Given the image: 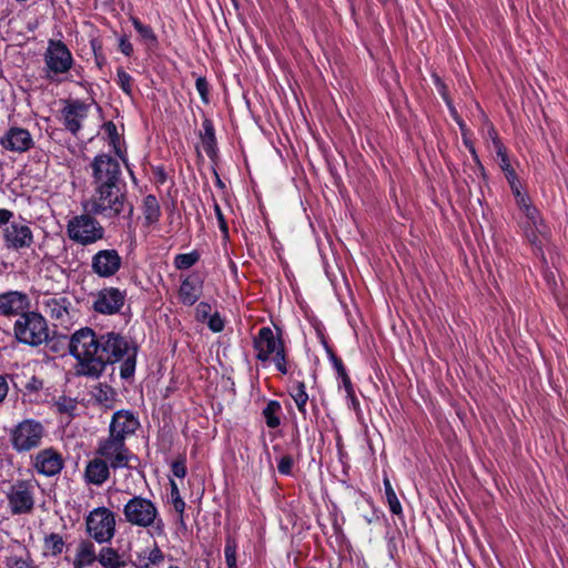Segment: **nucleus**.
Masks as SVG:
<instances>
[{"instance_id": "nucleus-47", "label": "nucleus", "mask_w": 568, "mask_h": 568, "mask_svg": "<svg viewBox=\"0 0 568 568\" xmlns=\"http://www.w3.org/2000/svg\"><path fill=\"white\" fill-rule=\"evenodd\" d=\"M209 328L213 333H220L224 329V320L220 316L217 312L213 313L209 320L206 321Z\"/></svg>"}, {"instance_id": "nucleus-52", "label": "nucleus", "mask_w": 568, "mask_h": 568, "mask_svg": "<svg viewBox=\"0 0 568 568\" xmlns=\"http://www.w3.org/2000/svg\"><path fill=\"white\" fill-rule=\"evenodd\" d=\"M119 50L125 55L131 57L133 54V45L126 36H122L119 39Z\"/></svg>"}, {"instance_id": "nucleus-50", "label": "nucleus", "mask_w": 568, "mask_h": 568, "mask_svg": "<svg viewBox=\"0 0 568 568\" xmlns=\"http://www.w3.org/2000/svg\"><path fill=\"white\" fill-rule=\"evenodd\" d=\"M326 352H327L328 358H329L333 367L335 368L337 375L341 376L344 373H346V368H345L342 359L339 357H337L336 354L328 346H326Z\"/></svg>"}, {"instance_id": "nucleus-18", "label": "nucleus", "mask_w": 568, "mask_h": 568, "mask_svg": "<svg viewBox=\"0 0 568 568\" xmlns=\"http://www.w3.org/2000/svg\"><path fill=\"white\" fill-rule=\"evenodd\" d=\"M140 422L131 410L120 409L113 413L109 435L125 440L139 428Z\"/></svg>"}, {"instance_id": "nucleus-61", "label": "nucleus", "mask_w": 568, "mask_h": 568, "mask_svg": "<svg viewBox=\"0 0 568 568\" xmlns=\"http://www.w3.org/2000/svg\"><path fill=\"white\" fill-rule=\"evenodd\" d=\"M351 402H352L353 407H357V406L359 405V403H358V399H357V398H356V402H353V400H351Z\"/></svg>"}, {"instance_id": "nucleus-22", "label": "nucleus", "mask_w": 568, "mask_h": 568, "mask_svg": "<svg viewBox=\"0 0 568 568\" xmlns=\"http://www.w3.org/2000/svg\"><path fill=\"white\" fill-rule=\"evenodd\" d=\"M111 469V465L97 455L85 466L84 480L90 485L102 486L109 479Z\"/></svg>"}, {"instance_id": "nucleus-56", "label": "nucleus", "mask_w": 568, "mask_h": 568, "mask_svg": "<svg viewBox=\"0 0 568 568\" xmlns=\"http://www.w3.org/2000/svg\"><path fill=\"white\" fill-rule=\"evenodd\" d=\"M13 217V212L7 209H0V226H8Z\"/></svg>"}, {"instance_id": "nucleus-34", "label": "nucleus", "mask_w": 568, "mask_h": 568, "mask_svg": "<svg viewBox=\"0 0 568 568\" xmlns=\"http://www.w3.org/2000/svg\"><path fill=\"white\" fill-rule=\"evenodd\" d=\"M43 546L47 554L57 557L62 554L65 542L61 535L51 532L44 537Z\"/></svg>"}, {"instance_id": "nucleus-37", "label": "nucleus", "mask_w": 568, "mask_h": 568, "mask_svg": "<svg viewBox=\"0 0 568 568\" xmlns=\"http://www.w3.org/2000/svg\"><path fill=\"white\" fill-rule=\"evenodd\" d=\"M54 407L60 414H67L68 416H74V413L78 407V403L74 398L60 396L54 402Z\"/></svg>"}, {"instance_id": "nucleus-55", "label": "nucleus", "mask_w": 568, "mask_h": 568, "mask_svg": "<svg viewBox=\"0 0 568 568\" xmlns=\"http://www.w3.org/2000/svg\"><path fill=\"white\" fill-rule=\"evenodd\" d=\"M9 393V383L6 375L0 374V404L4 402Z\"/></svg>"}, {"instance_id": "nucleus-39", "label": "nucleus", "mask_w": 568, "mask_h": 568, "mask_svg": "<svg viewBox=\"0 0 568 568\" xmlns=\"http://www.w3.org/2000/svg\"><path fill=\"white\" fill-rule=\"evenodd\" d=\"M237 545L234 538L227 537L224 547V555L227 568H237L236 564Z\"/></svg>"}, {"instance_id": "nucleus-25", "label": "nucleus", "mask_w": 568, "mask_h": 568, "mask_svg": "<svg viewBox=\"0 0 568 568\" xmlns=\"http://www.w3.org/2000/svg\"><path fill=\"white\" fill-rule=\"evenodd\" d=\"M521 212L525 214L529 225L531 226V232L527 233V237L530 243L536 244L537 234L546 235L547 226L545 225L538 209L534 206L531 203L523 207Z\"/></svg>"}, {"instance_id": "nucleus-23", "label": "nucleus", "mask_w": 568, "mask_h": 568, "mask_svg": "<svg viewBox=\"0 0 568 568\" xmlns=\"http://www.w3.org/2000/svg\"><path fill=\"white\" fill-rule=\"evenodd\" d=\"M203 282L197 276H189L182 281L179 297L184 305H194L202 295Z\"/></svg>"}, {"instance_id": "nucleus-4", "label": "nucleus", "mask_w": 568, "mask_h": 568, "mask_svg": "<svg viewBox=\"0 0 568 568\" xmlns=\"http://www.w3.org/2000/svg\"><path fill=\"white\" fill-rule=\"evenodd\" d=\"M48 432L42 422L26 418L9 430V442L18 454H26L41 447Z\"/></svg>"}, {"instance_id": "nucleus-16", "label": "nucleus", "mask_w": 568, "mask_h": 568, "mask_svg": "<svg viewBox=\"0 0 568 568\" xmlns=\"http://www.w3.org/2000/svg\"><path fill=\"white\" fill-rule=\"evenodd\" d=\"M126 293L118 287H105L98 292L93 310L103 315H113L121 311L125 303Z\"/></svg>"}, {"instance_id": "nucleus-27", "label": "nucleus", "mask_w": 568, "mask_h": 568, "mask_svg": "<svg viewBox=\"0 0 568 568\" xmlns=\"http://www.w3.org/2000/svg\"><path fill=\"white\" fill-rule=\"evenodd\" d=\"M6 566L7 568H36L28 549L20 544L10 548V554L6 557Z\"/></svg>"}, {"instance_id": "nucleus-26", "label": "nucleus", "mask_w": 568, "mask_h": 568, "mask_svg": "<svg viewBox=\"0 0 568 568\" xmlns=\"http://www.w3.org/2000/svg\"><path fill=\"white\" fill-rule=\"evenodd\" d=\"M98 561L95 547L92 541L83 539L79 542L77 554L73 559V568H85Z\"/></svg>"}, {"instance_id": "nucleus-15", "label": "nucleus", "mask_w": 568, "mask_h": 568, "mask_svg": "<svg viewBox=\"0 0 568 568\" xmlns=\"http://www.w3.org/2000/svg\"><path fill=\"white\" fill-rule=\"evenodd\" d=\"M31 465L39 475L53 477L63 469L64 459L55 448L48 447L39 450L31 458Z\"/></svg>"}, {"instance_id": "nucleus-5", "label": "nucleus", "mask_w": 568, "mask_h": 568, "mask_svg": "<svg viewBox=\"0 0 568 568\" xmlns=\"http://www.w3.org/2000/svg\"><path fill=\"white\" fill-rule=\"evenodd\" d=\"M14 338L24 345L37 347L49 341L47 320L38 312L29 310L13 324Z\"/></svg>"}, {"instance_id": "nucleus-12", "label": "nucleus", "mask_w": 568, "mask_h": 568, "mask_svg": "<svg viewBox=\"0 0 568 568\" xmlns=\"http://www.w3.org/2000/svg\"><path fill=\"white\" fill-rule=\"evenodd\" d=\"M6 496L12 515L30 514L34 508V485L31 480H17Z\"/></svg>"}, {"instance_id": "nucleus-53", "label": "nucleus", "mask_w": 568, "mask_h": 568, "mask_svg": "<svg viewBox=\"0 0 568 568\" xmlns=\"http://www.w3.org/2000/svg\"><path fill=\"white\" fill-rule=\"evenodd\" d=\"M488 135L494 143V146L496 149V154H501V151H504L506 149H505L504 144L501 143V141L499 140L497 131L495 130V128L493 125H490L488 129Z\"/></svg>"}, {"instance_id": "nucleus-46", "label": "nucleus", "mask_w": 568, "mask_h": 568, "mask_svg": "<svg viewBox=\"0 0 568 568\" xmlns=\"http://www.w3.org/2000/svg\"><path fill=\"white\" fill-rule=\"evenodd\" d=\"M293 465L294 460L291 455H285L281 457L277 464L278 473L286 476L292 475Z\"/></svg>"}, {"instance_id": "nucleus-14", "label": "nucleus", "mask_w": 568, "mask_h": 568, "mask_svg": "<svg viewBox=\"0 0 568 568\" xmlns=\"http://www.w3.org/2000/svg\"><path fill=\"white\" fill-rule=\"evenodd\" d=\"M277 336L274 334L271 327L264 326L260 328L257 335L253 339V346L256 351V358L260 362H267L271 359L276 352H281L285 348L284 342L281 337V329L277 328Z\"/></svg>"}, {"instance_id": "nucleus-54", "label": "nucleus", "mask_w": 568, "mask_h": 568, "mask_svg": "<svg viewBox=\"0 0 568 568\" xmlns=\"http://www.w3.org/2000/svg\"><path fill=\"white\" fill-rule=\"evenodd\" d=\"M103 129L109 140H116L119 136L116 125L112 121L105 122Z\"/></svg>"}, {"instance_id": "nucleus-58", "label": "nucleus", "mask_w": 568, "mask_h": 568, "mask_svg": "<svg viewBox=\"0 0 568 568\" xmlns=\"http://www.w3.org/2000/svg\"><path fill=\"white\" fill-rule=\"evenodd\" d=\"M91 44H92V49H93V52H94L95 62L101 68L104 59H103V57H101V54H98V52H97V43L94 41H92Z\"/></svg>"}, {"instance_id": "nucleus-42", "label": "nucleus", "mask_w": 568, "mask_h": 568, "mask_svg": "<svg viewBox=\"0 0 568 568\" xmlns=\"http://www.w3.org/2000/svg\"><path fill=\"white\" fill-rule=\"evenodd\" d=\"M513 195L515 196L516 204L521 210L523 207L527 206L531 203L530 197L528 194L521 192V184L520 182H517L515 184L509 185Z\"/></svg>"}, {"instance_id": "nucleus-30", "label": "nucleus", "mask_w": 568, "mask_h": 568, "mask_svg": "<svg viewBox=\"0 0 568 568\" xmlns=\"http://www.w3.org/2000/svg\"><path fill=\"white\" fill-rule=\"evenodd\" d=\"M142 212L146 225H153L160 220L161 207L155 195L149 194L143 199Z\"/></svg>"}, {"instance_id": "nucleus-28", "label": "nucleus", "mask_w": 568, "mask_h": 568, "mask_svg": "<svg viewBox=\"0 0 568 568\" xmlns=\"http://www.w3.org/2000/svg\"><path fill=\"white\" fill-rule=\"evenodd\" d=\"M203 131L200 132L202 146L206 155L213 160L217 154L215 129L212 120L205 118L202 122Z\"/></svg>"}, {"instance_id": "nucleus-63", "label": "nucleus", "mask_w": 568, "mask_h": 568, "mask_svg": "<svg viewBox=\"0 0 568 568\" xmlns=\"http://www.w3.org/2000/svg\"><path fill=\"white\" fill-rule=\"evenodd\" d=\"M160 178H161V181L163 182V181H164V174H163V172L160 174Z\"/></svg>"}, {"instance_id": "nucleus-21", "label": "nucleus", "mask_w": 568, "mask_h": 568, "mask_svg": "<svg viewBox=\"0 0 568 568\" xmlns=\"http://www.w3.org/2000/svg\"><path fill=\"white\" fill-rule=\"evenodd\" d=\"M0 143L3 149L23 153L33 148V139L31 133L23 128L12 126L1 138Z\"/></svg>"}, {"instance_id": "nucleus-1", "label": "nucleus", "mask_w": 568, "mask_h": 568, "mask_svg": "<svg viewBox=\"0 0 568 568\" xmlns=\"http://www.w3.org/2000/svg\"><path fill=\"white\" fill-rule=\"evenodd\" d=\"M69 352L78 362L80 375L98 378L108 365L122 361L121 378L130 379L134 376L138 346L119 333L97 334L90 327H82L71 335Z\"/></svg>"}, {"instance_id": "nucleus-24", "label": "nucleus", "mask_w": 568, "mask_h": 568, "mask_svg": "<svg viewBox=\"0 0 568 568\" xmlns=\"http://www.w3.org/2000/svg\"><path fill=\"white\" fill-rule=\"evenodd\" d=\"M165 555L160 547L154 544L152 548H145L135 554L132 565L135 568H152L164 561Z\"/></svg>"}, {"instance_id": "nucleus-6", "label": "nucleus", "mask_w": 568, "mask_h": 568, "mask_svg": "<svg viewBox=\"0 0 568 568\" xmlns=\"http://www.w3.org/2000/svg\"><path fill=\"white\" fill-rule=\"evenodd\" d=\"M88 211L68 221L67 234L71 241L83 246L91 245L104 239L105 230L102 224Z\"/></svg>"}, {"instance_id": "nucleus-19", "label": "nucleus", "mask_w": 568, "mask_h": 568, "mask_svg": "<svg viewBox=\"0 0 568 568\" xmlns=\"http://www.w3.org/2000/svg\"><path fill=\"white\" fill-rule=\"evenodd\" d=\"M3 242L7 248L19 251L32 245L33 234L27 224L11 222L3 230Z\"/></svg>"}, {"instance_id": "nucleus-40", "label": "nucleus", "mask_w": 568, "mask_h": 568, "mask_svg": "<svg viewBox=\"0 0 568 568\" xmlns=\"http://www.w3.org/2000/svg\"><path fill=\"white\" fill-rule=\"evenodd\" d=\"M132 82L133 78L124 69L119 68L116 71V83L128 95L132 94Z\"/></svg>"}, {"instance_id": "nucleus-11", "label": "nucleus", "mask_w": 568, "mask_h": 568, "mask_svg": "<svg viewBox=\"0 0 568 568\" xmlns=\"http://www.w3.org/2000/svg\"><path fill=\"white\" fill-rule=\"evenodd\" d=\"M44 312L55 322L68 327L78 316L77 302L67 295L54 294L43 300Z\"/></svg>"}, {"instance_id": "nucleus-48", "label": "nucleus", "mask_w": 568, "mask_h": 568, "mask_svg": "<svg viewBox=\"0 0 568 568\" xmlns=\"http://www.w3.org/2000/svg\"><path fill=\"white\" fill-rule=\"evenodd\" d=\"M171 471L178 478L186 476V460L185 457H180L171 464Z\"/></svg>"}, {"instance_id": "nucleus-17", "label": "nucleus", "mask_w": 568, "mask_h": 568, "mask_svg": "<svg viewBox=\"0 0 568 568\" xmlns=\"http://www.w3.org/2000/svg\"><path fill=\"white\" fill-rule=\"evenodd\" d=\"M31 308V301L27 293L20 291H7L0 293V316L20 317Z\"/></svg>"}, {"instance_id": "nucleus-41", "label": "nucleus", "mask_w": 568, "mask_h": 568, "mask_svg": "<svg viewBox=\"0 0 568 568\" xmlns=\"http://www.w3.org/2000/svg\"><path fill=\"white\" fill-rule=\"evenodd\" d=\"M170 486H171V494H170L171 504L178 514H182L185 510V501L181 497L178 485L175 484L174 480H170Z\"/></svg>"}, {"instance_id": "nucleus-44", "label": "nucleus", "mask_w": 568, "mask_h": 568, "mask_svg": "<svg viewBox=\"0 0 568 568\" xmlns=\"http://www.w3.org/2000/svg\"><path fill=\"white\" fill-rule=\"evenodd\" d=\"M212 306L211 304H209L207 302H200L197 305H196V308H195V318L199 321V322H206L209 320V317L212 315Z\"/></svg>"}, {"instance_id": "nucleus-35", "label": "nucleus", "mask_w": 568, "mask_h": 568, "mask_svg": "<svg viewBox=\"0 0 568 568\" xmlns=\"http://www.w3.org/2000/svg\"><path fill=\"white\" fill-rule=\"evenodd\" d=\"M383 484L385 487L386 500H387L390 513L394 515H402L403 508H402L400 501L397 498L396 493H395V490L390 484V480L387 476L384 477Z\"/></svg>"}, {"instance_id": "nucleus-49", "label": "nucleus", "mask_w": 568, "mask_h": 568, "mask_svg": "<svg viewBox=\"0 0 568 568\" xmlns=\"http://www.w3.org/2000/svg\"><path fill=\"white\" fill-rule=\"evenodd\" d=\"M195 88L204 103L209 102V83L204 77H199L195 81Z\"/></svg>"}, {"instance_id": "nucleus-36", "label": "nucleus", "mask_w": 568, "mask_h": 568, "mask_svg": "<svg viewBox=\"0 0 568 568\" xmlns=\"http://www.w3.org/2000/svg\"><path fill=\"white\" fill-rule=\"evenodd\" d=\"M200 257L201 255L196 250L190 253L178 254L174 257V266L176 270H187L195 265L199 262Z\"/></svg>"}, {"instance_id": "nucleus-29", "label": "nucleus", "mask_w": 568, "mask_h": 568, "mask_svg": "<svg viewBox=\"0 0 568 568\" xmlns=\"http://www.w3.org/2000/svg\"><path fill=\"white\" fill-rule=\"evenodd\" d=\"M288 394L293 398L297 410L303 417H306V404L308 402V394L304 382L296 381L288 387Z\"/></svg>"}, {"instance_id": "nucleus-9", "label": "nucleus", "mask_w": 568, "mask_h": 568, "mask_svg": "<svg viewBox=\"0 0 568 568\" xmlns=\"http://www.w3.org/2000/svg\"><path fill=\"white\" fill-rule=\"evenodd\" d=\"M90 168L93 187L125 184L122 180L119 161L110 154H98L92 160Z\"/></svg>"}, {"instance_id": "nucleus-45", "label": "nucleus", "mask_w": 568, "mask_h": 568, "mask_svg": "<svg viewBox=\"0 0 568 568\" xmlns=\"http://www.w3.org/2000/svg\"><path fill=\"white\" fill-rule=\"evenodd\" d=\"M213 206H214V213H215L216 220L219 222V229L223 233L224 239H227L229 237V227H227V223L224 217V214L222 212V209L216 201H214Z\"/></svg>"}, {"instance_id": "nucleus-62", "label": "nucleus", "mask_w": 568, "mask_h": 568, "mask_svg": "<svg viewBox=\"0 0 568 568\" xmlns=\"http://www.w3.org/2000/svg\"><path fill=\"white\" fill-rule=\"evenodd\" d=\"M365 520H366V523L372 524L374 519H373V518L365 517Z\"/></svg>"}, {"instance_id": "nucleus-57", "label": "nucleus", "mask_w": 568, "mask_h": 568, "mask_svg": "<svg viewBox=\"0 0 568 568\" xmlns=\"http://www.w3.org/2000/svg\"><path fill=\"white\" fill-rule=\"evenodd\" d=\"M110 145H112L115 154L122 159L123 162H125V159L121 151V143H120V135L116 138V140H109Z\"/></svg>"}, {"instance_id": "nucleus-64", "label": "nucleus", "mask_w": 568, "mask_h": 568, "mask_svg": "<svg viewBox=\"0 0 568 568\" xmlns=\"http://www.w3.org/2000/svg\"><path fill=\"white\" fill-rule=\"evenodd\" d=\"M169 568H180L179 566H170Z\"/></svg>"}, {"instance_id": "nucleus-13", "label": "nucleus", "mask_w": 568, "mask_h": 568, "mask_svg": "<svg viewBox=\"0 0 568 568\" xmlns=\"http://www.w3.org/2000/svg\"><path fill=\"white\" fill-rule=\"evenodd\" d=\"M123 260L118 250H99L91 257V272L100 278L113 277L122 267Z\"/></svg>"}, {"instance_id": "nucleus-7", "label": "nucleus", "mask_w": 568, "mask_h": 568, "mask_svg": "<svg viewBox=\"0 0 568 568\" xmlns=\"http://www.w3.org/2000/svg\"><path fill=\"white\" fill-rule=\"evenodd\" d=\"M44 77L47 80L57 81L58 75L69 72L74 63L71 51L61 40H49L43 55Z\"/></svg>"}, {"instance_id": "nucleus-33", "label": "nucleus", "mask_w": 568, "mask_h": 568, "mask_svg": "<svg viewBox=\"0 0 568 568\" xmlns=\"http://www.w3.org/2000/svg\"><path fill=\"white\" fill-rule=\"evenodd\" d=\"M130 21L142 40H144L150 47H155L158 44V37L150 26L143 24L140 19L134 16L130 17Z\"/></svg>"}, {"instance_id": "nucleus-8", "label": "nucleus", "mask_w": 568, "mask_h": 568, "mask_svg": "<svg viewBox=\"0 0 568 568\" xmlns=\"http://www.w3.org/2000/svg\"><path fill=\"white\" fill-rule=\"evenodd\" d=\"M115 515L101 506L92 509L85 517V531L98 544L110 542L115 535Z\"/></svg>"}, {"instance_id": "nucleus-2", "label": "nucleus", "mask_w": 568, "mask_h": 568, "mask_svg": "<svg viewBox=\"0 0 568 568\" xmlns=\"http://www.w3.org/2000/svg\"><path fill=\"white\" fill-rule=\"evenodd\" d=\"M84 209L90 214L108 220L124 217L131 221L133 215V205L128 201L125 184L93 187Z\"/></svg>"}, {"instance_id": "nucleus-3", "label": "nucleus", "mask_w": 568, "mask_h": 568, "mask_svg": "<svg viewBox=\"0 0 568 568\" xmlns=\"http://www.w3.org/2000/svg\"><path fill=\"white\" fill-rule=\"evenodd\" d=\"M125 523L133 527L149 529L151 535L163 536L165 525L158 505L150 498L134 495L123 506Z\"/></svg>"}, {"instance_id": "nucleus-20", "label": "nucleus", "mask_w": 568, "mask_h": 568, "mask_svg": "<svg viewBox=\"0 0 568 568\" xmlns=\"http://www.w3.org/2000/svg\"><path fill=\"white\" fill-rule=\"evenodd\" d=\"M90 105L81 100L67 101L65 106L61 110L64 128L77 135L82 129V121L87 119Z\"/></svg>"}, {"instance_id": "nucleus-31", "label": "nucleus", "mask_w": 568, "mask_h": 568, "mask_svg": "<svg viewBox=\"0 0 568 568\" xmlns=\"http://www.w3.org/2000/svg\"><path fill=\"white\" fill-rule=\"evenodd\" d=\"M282 406L278 400H268L262 410L265 424L268 428H277L281 425Z\"/></svg>"}, {"instance_id": "nucleus-10", "label": "nucleus", "mask_w": 568, "mask_h": 568, "mask_svg": "<svg viewBox=\"0 0 568 568\" xmlns=\"http://www.w3.org/2000/svg\"><path fill=\"white\" fill-rule=\"evenodd\" d=\"M95 454L105 459L113 470L130 468V460L135 458L125 445V440L110 435L99 442Z\"/></svg>"}, {"instance_id": "nucleus-43", "label": "nucleus", "mask_w": 568, "mask_h": 568, "mask_svg": "<svg viewBox=\"0 0 568 568\" xmlns=\"http://www.w3.org/2000/svg\"><path fill=\"white\" fill-rule=\"evenodd\" d=\"M275 364L276 369L282 374L288 373V362L285 353V348H283L281 352H276L273 357H271Z\"/></svg>"}, {"instance_id": "nucleus-38", "label": "nucleus", "mask_w": 568, "mask_h": 568, "mask_svg": "<svg viewBox=\"0 0 568 568\" xmlns=\"http://www.w3.org/2000/svg\"><path fill=\"white\" fill-rule=\"evenodd\" d=\"M497 156L500 160L499 165H500L503 172L505 173L508 184L511 185V184L519 182L516 171L514 170V168L511 166V164L509 162L506 150L501 151V154H497Z\"/></svg>"}, {"instance_id": "nucleus-32", "label": "nucleus", "mask_w": 568, "mask_h": 568, "mask_svg": "<svg viewBox=\"0 0 568 568\" xmlns=\"http://www.w3.org/2000/svg\"><path fill=\"white\" fill-rule=\"evenodd\" d=\"M98 561L103 568H121L124 566L118 550L112 547H102L98 555Z\"/></svg>"}, {"instance_id": "nucleus-60", "label": "nucleus", "mask_w": 568, "mask_h": 568, "mask_svg": "<svg viewBox=\"0 0 568 568\" xmlns=\"http://www.w3.org/2000/svg\"><path fill=\"white\" fill-rule=\"evenodd\" d=\"M216 185L221 189H223L225 186L224 183L222 182V180L219 178V175H216Z\"/></svg>"}, {"instance_id": "nucleus-59", "label": "nucleus", "mask_w": 568, "mask_h": 568, "mask_svg": "<svg viewBox=\"0 0 568 568\" xmlns=\"http://www.w3.org/2000/svg\"><path fill=\"white\" fill-rule=\"evenodd\" d=\"M179 525L182 527V528H186V525H185V521H184V513L182 514H179V520H178Z\"/></svg>"}, {"instance_id": "nucleus-51", "label": "nucleus", "mask_w": 568, "mask_h": 568, "mask_svg": "<svg viewBox=\"0 0 568 568\" xmlns=\"http://www.w3.org/2000/svg\"><path fill=\"white\" fill-rule=\"evenodd\" d=\"M339 377L342 378L343 387H344V389L346 392L347 397L351 400L356 402V396H355V392H354V388H353V384L351 382L349 376L347 375V372L344 373L343 375H341Z\"/></svg>"}]
</instances>
